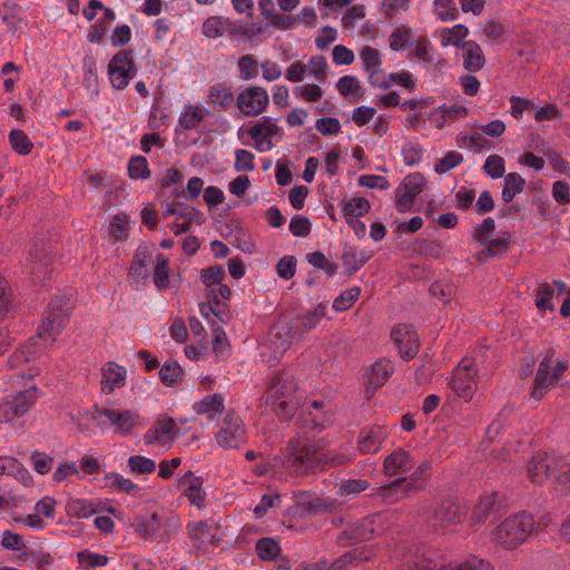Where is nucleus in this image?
Segmentation results:
<instances>
[{
    "label": "nucleus",
    "mask_w": 570,
    "mask_h": 570,
    "mask_svg": "<svg viewBox=\"0 0 570 570\" xmlns=\"http://www.w3.org/2000/svg\"><path fill=\"white\" fill-rule=\"evenodd\" d=\"M297 422L301 428L306 430L291 441L287 459L297 474L315 473L318 470H328L347 462L346 455L327 450L321 440H314L315 435L322 432L328 423L325 415L321 417L312 412L302 413Z\"/></svg>",
    "instance_id": "nucleus-1"
},
{
    "label": "nucleus",
    "mask_w": 570,
    "mask_h": 570,
    "mask_svg": "<svg viewBox=\"0 0 570 570\" xmlns=\"http://www.w3.org/2000/svg\"><path fill=\"white\" fill-rule=\"evenodd\" d=\"M531 482L542 484L544 481L563 487L570 492V464L554 453H537L528 463Z\"/></svg>",
    "instance_id": "nucleus-2"
},
{
    "label": "nucleus",
    "mask_w": 570,
    "mask_h": 570,
    "mask_svg": "<svg viewBox=\"0 0 570 570\" xmlns=\"http://www.w3.org/2000/svg\"><path fill=\"white\" fill-rule=\"evenodd\" d=\"M325 314L326 307L321 303L303 315L278 322L274 327L275 338L281 341L278 347L287 350L294 341L315 328L325 317Z\"/></svg>",
    "instance_id": "nucleus-3"
},
{
    "label": "nucleus",
    "mask_w": 570,
    "mask_h": 570,
    "mask_svg": "<svg viewBox=\"0 0 570 570\" xmlns=\"http://www.w3.org/2000/svg\"><path fill=\"white\" fill-rule=\"evenodd\" d=\"M534 521L532 514L522 511L507 518L495 531L497 540L505 549H514L522 544L533 532Z\"/></svg>",
    "instance_id": "nucleus-4"
},
{
    "label": "nucleus",
    "mask_w": 570,
    "mask_h": 570,
    "mask_svg": "<svg viewBox=\"0 0 570 570\" xmlns=\"http://www.w3.org/2000/svg\"><path fill=\"white\" fill-rule=\"evenodd\" d=\"M291 375L282 373L276 375L269 386L267 399L273 400L274 411L276 415L283 420H288L294 416L297 405L288 397L287 394L295 390V386L289 382Z\"/></svg>",
    "instance_id": "nucleus-5"
},
{
    "label": "nucleus",
    "mask_w": 570,
    "mask_h": 570,
    "mask_svg": "<svg viewBox=\"0 0 570 570\" xmlns=\"http://www.w3.org/2000/svg\"><path fill=\"white\" fill-rule=\"evenodd\" d=\"M138 72L137 65L132 59V50L125 49L114 55L108 65V75L112 87L117 90L125 89L130 79Z\"/></svg>",
    "instance_id": "nucleus-6"
},
{
    "label": "nucleus",
    "mask_w": 570,
    "mask_h": 570,
    "mask_svg": "<svg viewBox=\"0 0 570 570\" xmlns=\"http://www.w3.org/2000/svg\"><path fill=\"white\" fill-rule=\"evenodd\" d=\"M62 298L51 301L43 312L41 324L38 327L37 334L40 338H49L53 342L56 336L65 328L69 314L62 306Z\"/></svg>",
    "instance_id": "nucleus-7"
},
{
    "label": "nucleus",
    "mask_w": 570,
    "mask_h": 570,
    "mask_svg": "<svg viewBox=\"0 0 570 570\" xmlns=\"http://www.w3.org/2000/svg\"><path fill=\"white\" fill-rule=\"evenodd\" d=\"M464 517V509L449 498L435 501L428 510V520L434 528L460 523Z\"/></svg>",
    "instance_id": "nucleus-8"
},
{
    "label": "nucleus",
    "mask_w": 570,
    "mask_h": 570,
    "mask_svg": "<svg viewBox=\"0 0 570 570\" xmlns=\"http://www.w3.org/2000/svg\"><path fill=\"white\" fill-rule=\"evenodd\" d=\"M38 399V390L31 386L27 390L9 395L0 404V422H11L22 416L35 404Z\"/></svg>",
    "instance_id": "nucleus-9"
},
{
    "label": "nucleus",
    "mask_w": 570,
    "mask_h": 570,
    "mask_svg": "<svg viewBox=\"0 0 570 570\" xmlns=\"http://www.w3.org/2000/svg\"><path fill=\"white\" fill-rule=\"evenodd\" d=\"M426 186V179L423 174L415 171L406 175L395 190V206L400 213L412 210L415 197L420 195Z\"/></svg>",
    "instance_id": "nucleus-10"
},
{
    "label": "nucleus",
    "mask_w": 570,
    "mask_h": 570,
    "mask_svg": "<svg viewBox=\"0 0 570 570\" xmlns=\"http://www.w3.org/2000/svg\"><path fill=\"white\" fill-rule=\"evenodd\" d=\"M478 370L472 360L463 358L455 367L451 387L460 397L472 399L478 389Z\"/></svg>",
    "instance_id": "nucleus-11"
},
{
    "label": "nucleus",
    "mask_w": 570,
    "mask_h": 570,
    "mask_svg": "<svg viewBox=\"0 0 570 570\" xmlns=\"http://www.w3.org/2000/svg\"><path fill=\"white\" fill-rule=\"evenodd\" d=\"M91 417L97 425H114L116 426V432L121 434L130 432L137 421V415L130 410L118 411L114 409H101L97 405L94 407Z\"/></svg>",
    "instance_id": "nucleus-12"
},
{
    "label": "nucleus",
    "mask_w": 570,
    "mask_h": 570,
    "mask_svg": "<svg viewBox=\"0 0 570 570\" xmlns=\"http://www.w3.org/2000/svg\"><path fill=\"white\" fill-rule=\"evenodd\" d=\"M245 425L234 412H228L216 434V441L224 449H237L245 442Z\"/></svg>",
    "instance_id": "nucleus-13"
},
{
    "label": "nucleus",
    "mask_w": 570,
    "mask_h": 570,
    "mask_svg": "<svg viewBox=\"0 0 570 570\" xmlns=\"http://www.w3.org/2000/svg\"><path fill=\"white\" fill-rule=\"evenodd\" d=\"M269 104L267 91L259 86H252L237 95L236 106L247 117H256L263 114Z\"/></svg>",
    "instance_id": "nucleus-14"
},
{
    "label": "nucleus",
    "mask_w": 570,
    "mask_h": 570,
    "mask_svg": "<svg viewBox=\"0 0 570 570\" xmlns=\"http://www.w3.org/2000/svg\"><path fill=\"white\" fill-rule=\"evenodd\" d=\"M51 250L43 243H35L29 252V274L35 284L45 283L52 273Z\"/></svg>",
    "instance_id": "nucleus-15"
},
{
    "label": "nucleus",
    "mask_w": 570,
    "mask_h": 570,
    "mask_svg": "<svg viewBox=\"0 0 570 570\" xmlns=\"http://www.w3.org/2000/svg\"><path fill=\"white\" fill-rule=\"evenodd\" d=\"M391 337L399 347L402 358L410 361L419 352V338L412 325H397L391 331Z\"/></svg>",
    "instance_id": "nucleus-16"
},
{
    "label": "nucleus",
    "mask_w": 570,
    "mask_h": 570,
    "mask_svg": "<svg viewBox=\"0 0 570 570\" xmlns=\"http://www.w3.org/2000/svg\"><path fill=\"white\" fill-rule=\"evenodd\" d=\"M131 527L145 541L160 542L163 520L157 512L136 515Z\"/></svg>",
    "instance_id": "nucleus-17"
},
{
    "label": "nucleus",
    "mask_w": 570,
    "mask_h": 570,
    "mask_svg": "<svg viewBox=\"0 0 570 570\" xmlns=\"http://www.w3.org/2000/svg\"><path fill=\"white\" fill-rule=\"evenodd\" d=\"M499 497L498 492H492L480 500L472 512L473 523L493 522L501 515L503 504Z\"/></svg>",
    "instance_id": "nucleus-18"
},
{
    "label": "nucleus",
    "mask_w": 570,
    "mask_h": 570,
    "mask_svg": "<svg viewBox=\"0 0 570 570\" xmlns=\"http://www.w3.org/2000/svg\"><path fill=\"white\" fill-rule=\"evenodd\" d=\"M153 263V253L146 246H139L132 256L128 276L137 285L146 284L150 277L148 266Z\"/></svg>",
    "instance_id": "nucleus-19"
},
{
    "label": "nucleus",
    "mask_w": 570,
    "mask_h": 570,
    "mask_svg": "<svg viewBox=\"0 0 570 570\" xmlns=\"http://www.w3.org/2000/svg\"><path fill=\"white\" fill-rule=\"evenodd\" d=\"M386 438V430L380 425L364 428L360 432L358 449L363 454L375 453Z\"/></svg>",
    "instance_id": "nucleus-20"
},
{
    "label": "nucleus",
    "mask_w": 570,
    "mask_h": 570,
    "mask_svg": "<svg viewBox=\"0 0 570 570\" xmlns=\"http://www.w3.org/2000/svg\"><path fill=\"white\" fill-rule=\"evenodd\" d=\"M414 465V460L409 452L399 448L389 454L383 463L384 471L389 475L404 474Z\"/></svg>",
    "instance_id": "nucleus-21"
},
{
    "label": "nucleus",
    "mask_w": 570,
    "mask_h": 570,
    "mask_svg": "<svg viewBox=\"0 0 570 570\" xmlns=\"http://www.w3.org/2000/svg\"><path fill=\"white\" fill-rule=\"evenodd\" d=\"M406 483L405 478H399L392 483L379 488L376 497L381 498L386 504L399 502L414 493L412 490L407 489Z\"/></svg>",
    "instance_id": "nucleus-22"
},
{
    "label": "nucleus",
    "mask_w": 570,
    "mask_h": 570,
    "mask_svg": "<svg viewBox=\"0 0 570 570\" xmlns=\"http://www.w3.org/2000/svg\"><path fill=\"white\" fill-rule=\"evenodd\" d=\"M334 508V500L320 497H305L296 503V512L301 517L315 515L323 511H332Z\"/></svg>",
    "instance_id": "nucleus-23"
},
{
    "label": "nucleus",
    "mask_w": 570,
    "mask_h": 570,
    "mask_svg": "<svg viewBox=\"0 0 570 570\" xmlns=\"http://www.w3.org/2000/svg\"><path fill=\"white\" fill-rule=\"evenodd\" d=\"M102 371V391L111 393L115 387L122 386L126 380V370L115 362H108Z\"/></svg>",
    "instance_id": "nucleus-24"
},
{
    "label": "nucleus",
    "mask_w": 570,
    "mask_h": 570,
    "mask_svg": "<svg viewBox=\"0 0 570 570\" xmlns=\"http://www.w3.org/2000/svg\"><path fill=\"white\" fill-rule=\"evenodd\" d=\"M225 32H229V35L235 36L239 31L229 19L224 17H209L203 23V33L207 38H218Z\"/></svg>",
    "instance_id": "nucleus-25"
},
{
    "label": "nucleus",
    "mask_w": 570,
    "mask_h": 570,
    "mask_svg": "<svg viewBox=\"0 0 570 570\" xmlns=\"http://www.w3.org/2000/svg\"><path fill=\"white\" fill-rule=\"evenodd\" d=\"M463 55V67L469 72L481 70L485 63V58L479 43L475 41H466Z\"/></svg>",
    "instance_id": "nucleus-26"
},
{
    "label": "nucleus",
    "mask_w": 570,
    "mask_h": 570,
    "mask_svg": "<svg viewBox=\"0 0 570 570\" xmlns=\"http://www.w3.org/2000/svg\"><path fill=\"white\" fill-rule=\"evenodd\" d=\"M393 371L394 366L391 361L385 358L379 360L371 366L368 372V385L373 390H377L385 384Z\"/></svg>",
    "instance_id": "nucleus-27"
},
{
    "label": "nucleus",
    "mask_w": 570,
    "mask_h": 570,
    "mask_svg": "<svg viewBox=\"0 0 570 570\" xmlns=\"http://www.w3.org/2000/svg\"><path fill=\"white\" fill-rule=\"evenodd\" d=\"M224 409V399L217 394L207 395L193 405V410L197 414L207 415L209 419H214L217 414L223 413Z\"/></svg>",
    "instance_id": "nucleus-28"
},
{
    "label": "nucleus",
    "mask_w": 570,
    "mask_h": 570,
    "mask_svg": "<svg viewBox=\"0 0 570 570\" xmlns=\"http://www.w3.org/2000/svg\"><path fill=\"white\" fill-rule=\"evenodd\" d=\"M184 371L179 363L173 358L167 360L159 370V380L166 386L180 384Z\"/></svg>",
    "instance_id": "nucleus-29"
},
{
    "label": "nucleus",
    "mask_w": 570,
    "mask_h": 570,
    "mask_svg": "<svg viewBox=\"0 0 570 570\" xmlns=\"http://www.w3.org/2000/svg\"><path fill=\"white\" fill-rule=\"evenodd\" d=\"M525 186L524 178L518 173H509L504 176V183L502 188V200L505 204L512 203L517 194L523 191Z\"/></svg>",
    "instance_id": "nucleus-30"
},
{
    "label": "nucleus",
    "mask_w": 570,
    "mask_h": 570,
    "mask_svg": "<svg viewBox=\"0 0 570 570\" xmlns=\"http://www.w3.org/2000/svg\"><path fill=\"white\" fill-rule=\"evenodd\" d=\"M180 206H183V204L179 202H175L173 204L166 203L164 217L166 218L175 215L179 218H185L187 220L186 223L190 224V222H195L198 225H202L205 222L204 214L199 209L195 207H193L190 210L178 209Z\"/></svg>",
    "instance_id": "nucleus-31"
},
{
    "label": "nucleus",
    "mask_w": 570,
    "mask_h": 570,
    "mask_svg": "<svg viewBox=\"0 0 570 570\" xmlns=\"http://www.w3.org/2000/svg\"><path fill=\"white\" fill-rule=\"evenodd\" d=\"M469 29L464 24H455L450 29L441 31V45L446 47L453 45L456 48H465L463 39L468 36Z\"/></svg>",
    "instance_id": "nucleus-32"
},
{
    "label": "nucleus",
    "mask_w": 570,
    "mask_h": 570,
    "mask_svg": "<svg viewBox=\"0 0 570 570\" xmlns=\"http://www.w3.org/2000/svg\"><path fill=\"white\" fill-rule=\"evenodd\" d=\"M234 100V95L229 88L226 87L225 83H219L216 86H212L208 91V101L209 104L220 107L227 108L232 105Z\"/></svg>",
    "instance_id": "nucleus-33"
},
{
    "label": "nucleus",
    "mask_w": 570,
    "mask_h": 570,
    "mask_svg": "<svg viewBox=\"0 0 570 570\" xmlns=\"http://www.w3.org/2000/svg\"><path fill=\"white\" fill-rule=\"evenodd\" d=\"M510 234L505 233L502 237H498L490 242H487V247L478 255L480 262L488 257H495L504 255L509 249Z\"/></svg>",
    "instance_id": "nucleus-34"
},
{
    "label": "nucleus",
    "mask_w": 570,
    "mask_h": 570,
    "mask_svg": "<svg viewBox=\"0 0 570 570\" xmlns=\"http://www.w3.org/2000/svg\"><path fill=\"white\" fill-rule=\"evenodd\" d=\"M432 469L431 462L425 461L420 464L409 478H405L407 489L412 490L414 493L424 489V482L430 476V471Z\"/></svg>",
    "instance_id": "nucleus-35"
},
{
    "label": "nucleus",
    "mask_w": 570,
    "mask_h": 570,
    "mask_svg": "<svg viewBox=\"0 0 570 570\" xmlns=\"http://www.w3.org/2000/svg\"><path fill=\"white\" fill-rule=\"evenodd\" d=\"M154 283L159 289L169 286V259L164 254H157L156 256Z\"/></svg>",
    "instance_id": "nucleus-36"
},
{
    "label": "nucleus",
    "mask_w": 570,
    "mask_h": 570,
    "mask_svg": "<svg viewBox=\"0 0 570 570\" xmlns=\"http://www.w3.org/2000/svg\"><path fill=\"white\" fill-rule=\"evenodd\" d=\"M9 141L12 149L19 155H29L33 148V142L21 129H12L9 132Z\"/></svg>",
    "instance_id": "nucleus-37"
},
{
    "label": "nucleus",
    "mask_w": 570,
    "mask_h": 570,
    "mask_svg": "<svg viewBox=\"0 0 570 570\" xmlns=\"http://www.w3.org/2000/svg\"><path fill=\"white\" fill-rule=\"evenodd\" d=\"M255 550L257 556L265 561L274 560L281 552L277 541L269 537L261 538L255 544Z\"/></svg>",
    "instance_id": "nucleus-38"
},
{
    "label": "nucleus",
    "mask_w": 570,
    "mask_h": 570,
    "mask_svg": "<svg viewBox=\"0 0 570 570\" xmlns=\"http://www.w3.org/2000/svg\"><path fill=\"white\" fill-rule=\"evenodd\" d=\"M14 302L12 299L11 288L8 282L0 277V321L14 312Z\"/></svg>",
    "instance_id": "nucleus-39"
},
{
    "label": "nucleus",
    "mask_w": 570,
    "mask_h": 570,
    "mask_svg": "<svg viewBox=\"0 0 570 570\" xmlns=\"http://www.w3.org/2000/svg\"><path fill=\"white\" fill-rule=\"evenodd\" d=\"M371 209L370 202L364 197H354L350 202H343V216L363 217Z\"/></svg>",
    "instance_id": "nucleus-40"
},
{
    "label": "nucleus",
    "mask_w": 570,
    "mask_h": 570,
    "mask_svg": "<svg viewBox=\"0 0 570 570\" xmlns=\"http://www.w3.org/2000/svg\"><path fill=\"white\" fill-rule=\"evenodd\" d=\"M127 465L130 472L136 474H151L156 470V462L144 455H131Z\"/></svg>",
    "instance_id": "nucleus-41"
},
{
    "label": "nucleus",
    "mask_w": 570,
    "mask_h": 570,
    "mask_svg": "<svg viewBox=\"0 0 570 570\" xmlns=\"http://www.w3.org/2000/svg\"><path fill=\"white\" fill-rule=\"evenodd\" d=\"M128 175L131 179H147L151 173L144 156H134L128 163Z\"/></svg>",
    "instance_id": "nucleus-42"
},
{
    "label": "nucleus",
    "mask_w": 570,
    "mask_h": 570,
    "mask_svg": "<svg viewBox=\"0 0 570 570\" xmlns=\"http://www.w3.org/2000/svg\"><path fill=\"white\" fill-rule=\"evenodd\" d=\"M225 278V271L220 265H213L200 271V279L208 288L215 289V285L223 282Z\"/></svg>",
    "instance_id": "nucleus-43"
},
{
    "label": "nucleus",
    "mask_w": 570,
    "mask_h": 570,
    "mask_svg": "<svg viewBox=\"0 0 570 570\" xmlns=\"http://www.w3.org/2000/svg\"><path fill=\"white\" fill-rule=\"evenodd\" d=\"M205 118L202 109L189 106L188 109L179 117V125L185 130H190L197 127Z\"/></svg>",
    "instance_id": "nucleus-44"
},
{
    "label": "nucleus",
    "mask_w": 570,
    "mask_h": 570,
    "mask_svg": "<svg viewBox=\"0 0 570 570\" xmlns=\"http://www.w3.org/2000/svg\"><path fill=\"white\" fill-rule=\"evenodd\" d=\"M361 294L360 287H351L345 292L341 293L333 302V308L337 312H344L348 309Z\"/></svg>",
    "instance_id": "nucleus-45"
},
{
    "label": "nucleus",
    "mask_w": 570,
    "mask_h": 570,
    "mask_svg": "<svg viewBox=\"0 0 570 570\" xmlns=\"http://www.w3.org/2000/svg\"><path fill=\"white\" fill-rule=\"evenodd\" d=\"M202 484L203 480H194L184 491V494L190 504L196 505L197 508H203L205 505L206 493L202 489Z\"/></svg>",
    "instance_id": "nucleus-46"
},
{
    "label": "nucleus",
    "mask_w": 570,
    "mask_h": 570,
    "mask_svg": "<svg viewBox=\"0 0 570 570\" xmlns=\"http://www.w3.org/2000/svg\"><path fill=\"white\" fill-rule=\"evenodd\" d=\"M238 69L243 80H250L258 75V65L252 55H244L238 60Z\"/></svg>",
    "instance_id": "nucleus-47"
},
{
    "label": "nucleus",
    "mask_w": 570,
    "mask_h": 570,
    "mask_svg": "<svg viewBox=\"0 0 570 570\" xmlns=\"http://www.w3.org/2000/svg\"><path fill=\"white\" fill-rule=\"evenodd\" d=\"M483 169L487 175L493 179H498L504 176L505 166L504 160L499 155H490L483 165Z\"/></svg>",
    "instance_id": "nucleus-48"
},
{
    "label": "nucleus",
    "mask_w": 570,
    "mask_h": 570,
    "mask_svg": "<svg viewBox=\"0 0 570 570\" xmlns=\"http://www.w3.org/2000/svg\"><path fill=\"white\" fill-rule=\"evenodd\" d=\"M411 47L410 31L406 27L397 28L390 36V48L394 51L406 50Z\"/></svg>",
    "instance_id": "nucleus-49"
},
{
    "label": "nucleus",
    "mask_w": 570,
    "mask_h": 570,
    "mask_svg": "<svg viewBox=\"0 0 570 570\" xmlns=\"http://www.w3.org/2000/svg\"><path fill=\"white\" fill-rule=\"evenodd\" d=\"M415 249L425 258H438L441 255V245L428 238L416 239Z\"/></svg>",
    "instance_id": "nucleus-50"
},
{
    "label": "nucleus",
    "mask_w": 570,
    "mask_h": 570,
    "mask_svg": "<svg viewBox=\"0 0 570 570\" xmlns=\"http://www.w3.org/2000/svg\"><path fill=\"white\" fill-rule=\"evenodd\" d=\"M296 264L297 259L293 255L282 257L276 265L277 275L283 279H291L296 273Z\"/></svg>",
    "instance_id": "nucleus-51"
},
{
    "label": "nucleus",
    "mask_w": 570,
    "mask_h": 570,
    "mask_svg": "<svg viewBox=\"0 0 570 570\" xmlns=\"http://www.w3.org/2000/svg\"><path fill=\"white\" fill-rule=\"evenodd\" d=\"M463 163V156L458 151H449L442 159L435 165L436 174H444L452 168L458 167Z\"/></svg>",
    "instance_id": "nucleus-52"
},
{
    "label": "nucleus",
    "mask_w": 570,
    "mask_h": 570,
    "mask_svg": "<svg viewBox=\"0 0 570 570\" xmlns=\"http://www.w3.org/2000/svg\"><path fill=\"white\" fill-rule=\"evenodd\" d=\"M77 559L80 564H88L90 568L104 567L109 560L107 556L95 553L90 550L79 551Z\"/></svg>",
    "instance_id": "nucleus-53"
},
{
    "label": "nucleus",
    "mask_w": 570,
    "mask_h": 570,
    "mask_svg": "<svg viewBox=\"0 0 570 570\" xmlns=\"http://www.w3.org/2000/svg\"><path fill=\"white\" fill-rule=\"evenodd\" d=\"M342 264L346 268L348 276L353 275L360 269L358 252L355 247H345L342 256Z\"/></svg>",
    "instance_id": "nucleus-54"
},
{
    "label": "nucleus",
    "mask_w": 570,
    "mask_h": 570,
    "mask_svg": "<svg viewBox=\"0 0 570 570\" xmlns=\"http://www.w3.org/2000/svg\"><path fill=\"white\" fill-rule=\"evenodd\" d=\"M254 154L246 149H237L235 151V169L236 171H252L255 168Z\"/></svg>",
    "instance_id": "nucleus-55"
},
{
    "label": "nucleus",
    "mask_w": 570,
    "mask_h": 570,
    "mask_svg": "<svg viewBox=\"0 0 570 570\" xmlns=\"http://www.w3.org/2000/svg\"><path fill=\"white\" fill-rule=\"evenodd\" d=\"M371 537L366 534L364 527L356 528L352 531H343L337 538V542L341 546L354 544L360 541L368 540Z\"/></svg>",
    "instance_id": "nucleus-56"
},
{
    "label": "nucleus",
    "mask_w": 570,
    "mask_h": 570,
    "mask_svg": "<svg viewBox=\"0 0 570 570\" xmlns=\"http://www.w3.org/2000/svg\"><path fill=\"white\" fill-rule=\"evenodd\" d=\"M294 92L296 96L309 102L317 101L323 96V90L318 85L315 83L297 86L295 87Z\"/></svg>",
    "instance_id": "nucleus-57"
},
{
    "label": "nucleus",
    "mask_w": 570,
    "mask_h": 570,
    "mask_svg": "<svg viewBox=\"0 0 570 570\" xmlns=\"http://www.w3.org/2000/svg\"><path fill=\"white\" fill-rule=\"evenodd\" d=\"M127 218L126 215L118 214L109 225V233L115 240H125L127 238Z\"/></svg>",
    "instance_id": "nucleus-58"
},
{
    "label": "nucleus",
    "mask_w": 570,
    "mask_h": 570,
    "mask_svg": "<svg viewBox=\"0 0 570 570\" xmlns=\"http://www.w3.org/2000/svg\"><path fill=\"white\" fill-rule=\"evenodd\" d=\"M360 57L363 61V66L366 70L376 69L381 66L382 61L380 58V52L371 46H365L361 52Z\"/></svg>",
    "instance_id": "nucleus-59"
},
{
    "label": "nucleus",
    "mask_w": 570,
    "mask_h": 570,
    "mask_svg": "<svg viewBox=\"0 0 570 570\" xmlns=\"http://www.w3.org/2000/svg\"><path fill=\"white\" fill-rule=\"evenodd\" d=\"M543 154L554 169L570 177V164L558 151L547 148Z\"/></svg>",
    "instance_id": "nucleus-60"
},
{
    "label": "nucleus",
    "mask_w": 570,
    "mask_h": 570,
    "mask_svg": "<svg viewBox=\"0 0 570 570\" xmlns=\"http://www.w3.org/2000/svg\"><path fill=\"white\" fill-rule=\"evenodd\" d=\"M370 487L368 481L363 479H351L340 487V494L356 495Z\"/></svg>",
    "instance_id": "nucleus-61"
},
{
    "label": "nucleus",
    "mask_w": 570,
    "mask_h": 570,
    "mask_svg": "<svg viewBox=\"0 0 570 570\" xmlns=\"http://www.w3.org/2000/svg\"><path fill=\"white\" fill-rule=\"evenodd\" d=\"M315 127L324 136L336 135L341 131V124L338 119L333 117L317 119Z\"/></svg>",
    "instance_id": "nucleus-62"
},
{
    "label": "nucleus",
    "mask_w": 570,
    "mask_h": 570,
    "mask_svg": "<svg viewBox=\"0 0 570 570\" xmlns=\"http://www.w3.org/2000/svg\"><path fill=\"white\" fill-rule=\"evenodd\" d=\"M289 230L294 236L306 237L311 233V222L307 217L296 215L289 223Z\"/></svg>",
    "instance_id": "nucleus-63"
},
{
    "label": "nucleus",
    "mask_w": 570,
    "mask_h": 570,
    "mask_svg": "<svg viewBox=\"0 0 570 570\" xmlns=\"http://www.w3.org/2000/svg\"><path fill=\"white\" fill-rule=\"evenodd\" d=\"M442 570H493L491 564L482 559L471 558L456 567H442Z\"/></svg>",
    "instance_id": "nucleus-64"
}]
</instances>
